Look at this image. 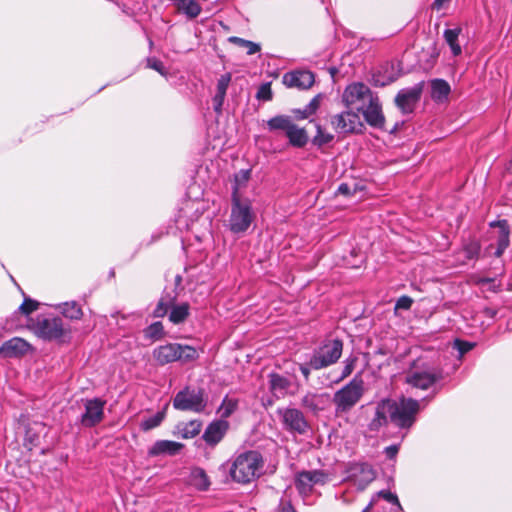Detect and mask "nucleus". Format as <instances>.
Masks as SVG:
<instances>
[{"mask_svg": "<svg viewBox=\"0 0 512 512\" xmlns=\"http://www.w3.org/2000/svg\"><path fill=\"white\" fill-rule=\"evenodd\" d=\"M342 101L347 108L361 112L370 126H384L385 118L379 98L364 83L354 82L348 85L342 94Z\"/></svg>", "mask_w": 512, "mask_h": 512, "instance_id": "1", "label": "nucleus"}, {"mask_svg": "<svg viewBox=\"0 0 512 512\" xmlns=\"http://www.w3.org/2000/svg\"><path fill=\"white\" fill-rule=\"evenodd\" d=\"M264 460L260 452L250 450L240 453L233 460L229 474L238 483H250L260 477L263 472Z\"/></svg>", "mask_w": 512, "mask_h": 512, "instance_id": "2", "label": "nucleus"}, {"mask_svg": "<svg viewBox=\"0 0 512 512\" xmlns=\"http://www.w3.org/2000/svg\"><path fill=\"white\" fill-rule=\"evenodd\" d=\"M443 379V370L430 361L413 362L406 374V383L413 388L427 390Z\"/></svg>", "mask_w": 512, "mask_h": 512, "instance_id": "3", "label": "nucleus"}, {"mask_svg": "<svg viewBox=\"0 0 512 512\" xmlns=\"http://www.w3.org/2000/svg\"><path fill=\"white\" fill-rule=\"evenodd\" d=\"M152 356L158 365L179 361L183 364L193 362L198 359L199 353L196 348L179 343H167L157 346L152 351Z\"/></svg>", "mask_w": 512, "mask_h": 512, "instance_id": "4", "label": "nucleus"}, {"mask_svg": "<svg viewBox=\"0 0 512 512\" xmlns=\"http://www.w3.org/2000/svg\"><path fill=\"white\" fill-rule=\"evenodd\" d=\"M391 422L400 429H410L420 411V401L401 397L398 401L391 400Z\"/></svg>", "mask_w": 512, "mask_h": 512, "instance_id": "5", "label": "nucleus"}, {"mask_svg": "<svg viewBox=\"0 0 512 512\" xmlns=\"http://www.w3.org/2000/svg\"><path fill=\"white\" fill-rule=\"evenodd\" d=\"M33 330L38 337L47 341L64 342L70 335V328L59 317L39 316Z\"/></svg>", "mask_w": 512, "mask_h": 512, "instance_id": "6", "label": "nucleus"}, {"mask_svg": "<svg viewBox=\"0 0 512 512\" xmlns=\"http://www.w3.org/2000/svg\"><path fill=\"white\" fill-rule=\"evenodd\" d=\"M364 394V382L355 377L348 384L338 390L333 396V403L337 413L350 411Z\"/></svg>", "mask_w": 512, "mask_h": 512, "instance_id": "7", "label": "nucleus"}, {"mask_svg": "<svg viewBox=\"0 0 512 512\" xmlns=\"http://www.w3.org/2000/svg\"><path fill=\"white\" fill-rule=\"evenodd\" d=\"M253 219L254 214L249 199H232L229 226L233 233L245 232L250 227Z\"/></svg>", "mask_w": 512, "mask_h": 512, "instance_id": "8", "label": "nucleus"}, {"mask_svg": "<svg viewBox=\"0 0 512 512\" xmlns=\"http://www.w3.org/2000/svg\"><path fill=\"white\" fill-rule=\"evenodd\" d=\"M343 343L341 340H328L314 351L309 365L314 370H320L336 363L342 355Z\"/></svg>", "mask_w": 512, "mask_h": 512, "instance_id": "9", "label": "nucleus"}, {"mask_svg": "<svg viewBox=\"0 0 512 512\" xmlns=\"http://www.w3.org/2000/svg\"><path fill=\"white\" fill-rule=\"evenodd\" d=\"M173 407L176 410L192 411L195 413L204 411L206 407L204 391L202 389L185 387L175 395Z\"/></svg>", "mask_w": 512, "mask_h": 512, "instance_id": "10", "label": "nucleus"}, {"mask_svg": "<svg viewBox=\"0 0 512 512\" xmlns=\"http://www.w3.org/2000/svg\"><path fill=\"white\" fill-rule=\"evenodd\" d=\"M277 414L281 419L284 428L290 432L304 434L309 426L303 413L296 408H278Z\"/></svg>", "mask_w": 512, "mask_h": 512, "instance_id": "11", "label": "nucleus"}, {"mask_svg": "<svg viewBox=\"0 0 512 512\" xmlns=\"http://www.w3.org/2000/svg\"><path fill=\"white\" fill-rule=\"evenodd\" d=\"M329 476L322 470L299 472L295 479V486L301 495H309L316 485H325Z\"/></svg>", "mask_w": 512, "mask_h": 512, "instance_id": "12", "label": "nucleus"}, {"mask_svg": "<svg viewBox=\"0 0 512 512\" xmlns=\"http://www.w3.org/2000/svg\"><path fill=\"white\" fill-rule=\"evenodd\" d=\"M376 477L372 466L367 463H353L348 468V479L360 491L364 490Z\"/></svg>", "mask_w": 512, "mask_h": 512, "instance_id": "13", "label": "nucleus"}, {"mask_svg": "<svg viewBox=\"0 0 512 512\" xmlns=\"http://www.w3.org/2000/svg\"><path fill=\"white\" fill-rule=\"evenodd\" d=\"M331 125L340 134L358 132L362 127L359 115L351 109L334 115L331 118Z\"/></svg>", "mask_w": 512, "mask_h": 512, "instance_id": "14", "label": "nucleus"}, {"mask_svg": "<svg viewBox=\"0 0 512 512\" xmlns=\"http://www.w3.org/2000/svg\"><path fill=\"white\" fill-rule=\"evenodd\" d=\"M423 83H417L412 87L401 89L395 97V104L402 113L413 112L421 98Z\"/></svg>", "mask_w": 512, "mask_h": 512, "instance_id": "15", "label": "nucleus"}, {"mask_svg": "<svg viewBox=\"0 0 512 512\" xmlns=\"http://www.w3.org/2000/svg\"><path fill=\"white\" fill-rule=\"evenodd\" d=\"M282 81L288 88L305 90L313 85L315 78L314 74L308 70H296L285 73Z\"/></svg>", "mask_w": 512, "mask_h": 512, "instance_id": "16", "label": "nucleus"}, {"mask_svg": "<svg viewBox=\"0 0 512 512\" xmlns=\"http://www.w3.org/2000/svg\"><path fill=\"white\" fill-rule=\"evenodd\" d=\"M31 350V345L22 338L14 337L0 346V356L4 358L20 357Z\"/></svg>", "mask_w": 512, "mask_h": 512, "instance_id": "17", "label": "nucleus"}, {"mask_svg": "<svg viewBox=\"0 0 512 512\" xmlns=\"http://www.w3.org/2000/svg\"><path fill=\"white\" fill-rule=\"evenodd\" d=\"M391 399H383L377 403L375 414L369 424L371 431H378L381 427L387 425L388 421H391Z\"/></svg>", "mask_w": 512, "mask_h": 512, "instance_id": "18", "label": "nucleus"}, {"mask_svg": "<svg viewBox=\"0 0 512 512\" xmlns=\"http://www.w3.org/2000/svg\"><path fill=\"white\" fill-rule=\"evenodd\" d=\"M229 424L225 420H217L210 423L205 429L202 438L210 445L215 446L218 444L228 430Z\"/></svg>", "mask_w": 512, "mask_h": 512, "instance_id": "19", "label": "nucleus"}, {"mask_svg": "<svg viewBox=\"0 0 512 512\" xmlns=\"http://www.w3.org/2000/svg\"><path fill=\"white\" fill-rule=\"evenodd\" d=\"M269 379V390L276 399L284 398L290 391L291 381L278 373H270Z\"/></svg>", "mask_w": 512, "mask_h": 512, "instance_id": "20", "label": "nucleus"}, {"mask_svg": "<svg viewBox=\"0 0 512 512\" xmlns=\"http://www.w3.org/2000/svg\"><path fill=\"white\" fill-rule=\"evenodd\" d=\"M184 445L179 442L170 440H158L148 450L149 456L155 457L160 455L174 456L180 453Z\"/></svg>", "mask_w": 512, "mask_h": 512, "instance_id": "21", "label": "nucleus"}, {"mask_svg": "<svg viewBox=\"0 0 512 512\" xmlns=\"http://www.w3.org/2000/svg\"><path fill=\"white\" fill-rule=\"evenodd\" d=\"M490 226L493 228H498L497 235V249L495 251V256L500 257L504 251L509 246L510 240V229L507 220H499L490 223Z\"/></svg>", "mask_w": 512, "mask_h": 512, "instance_id": "22", "label": "nucleus"}, {"mask_svg": "<svg viewBox=\"0 0 512 512\" xmlns=\"http://www.w3.org/2000/svg\"><path fill=\"white\" fill-rule=\"evenodd\" d=\"M187 484L198 491H207L211 481L204 469L193 467L187 478Z\"/></svg>", "mask_w": 512, "mask_h": 512, "instance_id": "23", "label": "nucleus"}, {"mask_svg": "<svg viewBox=\"0 0 512 512\" xmlns=\"http://www.w3.org/2000/svg\"><path fill=\"white\" fill-rule=\"evenodd\" d=\"M202 423L198 420H192L186 423L176 425L173 434L182 439H191L197 436L201 431Z\"/></svg>", "mask_w": 512, "mask_h": 512, "instance_id": "24", "label": "nucleus"}, {"mask_svg": "<svg viewBox=\"0 0 512 512\" xmlns=\"http://www.w3.org/2000/svg\"><path fill=\"white\" fill-rule=\"evenodd\" d=\"M190 315V305L187 302L172 303L168 314L169 321L175 325L184 323Z\"/></svg>", "mask_w": 512, "mask_h": 512, "instance_id": "25", "label": "nucleus"}, {"mask_svg": "<svg viewBox=\"0 0 512 512\" xmlns=\"http://www.w3.org/2000/svg\"><path fill=\"white\" fill-rule=\"evenodd\" d=\"M251 178V169H242L234 175L232 185V199L242 198V191L247 187Z\"/></svg>", "mask_w": 512, "mask_h": 512, "instance_id": "26", "label": "nucleus"}, {"mask_svg": "<svg viewBox=\"0 0 512 512\" xmlns=\"http://www.w3.org/2000/svg\"><path fill=\"white\" fill-rule=\"evenodd\" d=\"M326 398V394L308 392L303 396L301 405L310 411L317 412L324 408Z\"/></svg>", "mask_w": 512, "mask_h": 512, "instance_id": "27", "label": "nucleus"}, {"mask_svg": "<svg viewBox=\"0 0 512 512\" xmlns=\"http://www.w3.org/2000/svg\"><path fill=\"white\" fill-rule=\"evenodd\" d=\"M173 3L188 19L196 18L202 11L200 4L195 0H173Z\"/></svg>", "mask_w": 512, "mask_h": 512, "instance_id": "28", "label": "nucleus"}, {"mask_svg": "<svg viewBox=\"0 0 512 512\" xmlns=\"http://www.w3.org/2000/svg\"><path fill=\"white\" fill-rule=\"evenodd\" d=\"M451 88L447 81L434 79L431 81V98L436 102H444L450 94Z\"/></svg>", "mask_w": 512, "mask_h": 512, "instance_id": "29", "label": "nucleus"}, {"mask_svg": "<svg viewBox=\"0 0 512 512\" xmlns=\"http://www.w3.org/2000/svg\"><path fill=\"white\" fill-rule=\"evenodd\" d=\"M286 136L289 139V143L294 147H304L308 142V135L305 129L298 127L291 123L286 131Z\"/></svg>", "mask_w": 512, "mask_h": 512, "instance_id": "30", "label": "nucleus"}, {"mask_svg": "<svg viewBox=\"0 0 512 512\" xmlns=\"http://www.w3.org/2000/svg\"><path fill=\"white\" fill-rule=\"evenodd\" d=\"M461 32L462 29L460 27H456L453 29H445L443 32V38L450 47L453 56L455 57L461 55L462 53V48L458 42V38Z\"/></svg>", "mask_w": 512, "mask_h": 512, "instance_id": "31", "label": "nucleus"}, {"mask_svg": "<svg viewBox=\"0 0 512 512\" xmlns=\"http://www.w3.org/2000/svg\"><path fill=\"white\" fill-rule=\"evenodd\" d=\"M58 309L63 316L71 320L80 319L83 315L82 309L76 301L59 304Z\"/></svg>", "mask_w": 512, "mask_h": 512, "instance_id": "32", "label": "nucleus"}, {"mask_svg": "<svg viewBox=\"0 0 512 512\" xmlns=\"http://www.w3.org/2000/svg\"><path fill=\"white\" fill-rule=\"evenodd\" d=\"M320 100L321 96L316 95L311 99V101L303 108V109H297L294 111V114L297 119H306L312 114H314L319 106H320Z\"/></svg>", "mask_w": 512, "mask_h": 512, "instance_id": "33", "label": "nucleus"}, {"mask_svg": "<svg viewBox=\"0 0 512 512\" xmlns=\"http://www.w3.org/2000/svg\"><path fill=\"white\" fill-rule=\"evenodd\" d=\"M165 415V409H163L162 411H158L156 414L152 416L144 418L140 423L141 430L149 431L151 429L158 427L164 420Z\"/></svg>", "mask_w": 512, "mask_h": 512, "instance_id": "34", "label": "nucleus"}, {"mask_svg": "<svg viewBox=\"0 0 512 512\" xmlns=\"http://www.w3.org/2000/svg\"><path fill=\"white\" fill-rule=\"evenodd\" d=\"M228 42H230L234 45H237L239 47L245 48L247 50L248 55H254V54L258 53L261 49L259 44L249 41V40H246V39H243V38H240V37H237V36L229 37Z\"/></svg>", "mask_w": 512, "mask_h": 512, "instance_id": "35", "label": "nucleus"}, {"mask_svg": "<svg viewBox=\"0 0 512 512\" xmlns=\"http://www.w3.org/2000/svg\"><path fill=\"white\" fill-rule=\"evenodd\" d=\"M238 408V400L226 396L221 406L218 409V413L222 419L230 417Z\"/></svg>", "mask_w": 512, "mask_h": 512, "instance_id": "36", "label": "nucleus"}, {"mask_svg": "<svg viewBox=\"0 0 512 512\" xmlns=\"http://www.w3.org/2000/svg\"><path fill=\"white\" fill-rule=\"evenodd\" d=\"M174 300V297H162L159 300L158 304L156 305L155 309L153 310V316L155 318H162L165 315H168Z\"/></svg>", "mask_w": 512, "mask_h": 512, "instance_id": "37", "label": "nucleus"}, {"mask_svg": "<svg viewBox=\"0 0 512 512\" xmlns=\"http://www.w3.org/2000/svg\"><path fill=\"white\" fill-rule=\"evenodd\" d=\"M82 423L89 427L96 424V399H91L87 402L86 412L82 416Z\"/></svg>", "mask_w": 512, "mask_h": 512, "instance_id": "38", "label": "nucleus"}, {"mask_svg": "<svg viewBox=\"0 0 512 512\" xmlns=\"http://www.w3.org/2000/svg\"><path fill=\"white\" fill-rule=\"evenodd\" d=\"M292 121L287 116H276L268 120L267 125L270 130H285L289 128Z\"/></svg>", "mask_w": 512, "mask_h": 512, "instance_id": "39", "label": "nucleus"}, {"mask_svg": "<svg viewBox=\"0 0 512 512\" xmlns=\"http://www.w3.org/2000/svg\"><path fill=\"white\" fill-rule=\"evenodd\" d=\"M463 252L468 260L476 259L480 253V244L477 240L471 239L464 243Z\"/></svg>", "mask_w": 512, "mask_h": 512, "instance_id": "40", "label": "nucleus"}, {"mask_svg": "<svg viewBox=\"0 0 512 512\" xmlns=\"http://www.w3.org/2000/svg\"><path fill=\"white\" fill-rule=\"evenodd\" d=\"M144 334L146 338L152 340L160 339L164 334V328L162 323L159 321L152 323L144 330Z\"/></svg>", "mask_w": 512, "mask_h": 512, "instance_id": "41", "label": "nucleus"}, {"mask_svg": "<svg viewBox=\"0 0 512 512\" xmlns=\"http://www.w3.org/2000/svg\"><path fill=\"white\" fill-rule=\"evenodd\" d=\"M317 133L313 138V143L318 146L327 144L333 140V135L326 132L319 124H316Z\"/></svg>", "mask_w": 512, "mask_h": 512, "instance_id": "42", "label": "nucleus"}, {"mask_svg": "<svg viewBox=\"0 0 512 512\" xmlns=\"http://www.w3.org/2000/svg\"><path fill=\"white\" fill-rule=\"evenodd\" d=\"M373 497H375V500L377 498L381 497V498L385 499L386 501L394 504L396 506V511L395 512H398V511L402 510V507H401V504H400V502L398 500L397 495L391 493L390 491H386V490L379 491Z\"/></svg>", "mask_w": 512, "mask_h": 512, "instance_id": "43", "label": "nucleus"}, {"mask_svg": "<svg viewBox=\"0 0 512 512\" xmlns=\"http://www.w3.org/2000/svg\"><path fill=\"white\" fill-rule=\"evenodd\" d=\"M147 67L157 71L160 75L166 78L168 76V71L165 68L164 64L154 57L147 59Z\"/></svg>", "mask_w": 512, "mask_h": 512, "instance_id": "44", "label": "nucleus"}, {"mask_svg": "<svg viewBox=\"0 0 512 512\" xmlns=\"http://www.w3.org/2000/svg\"><path fill=\"white\" fill-rule=\"evenodd\" d=\"M356 362H357L356 357H349V358L345 359L344 366H343L341 376H340V380H343L352 374L353 370L355 369Z\"/></svg>", "mask_w": 512, "mask_h": 512, "instance_id": "45", "label": "nucleus"}, {"mask_svg": "<svg viewBox=\"0 0 512 512\" xmlns=\"http://www.w3.org/2000/svg\"><path fill=\"white\" fill-rule=\"evenodd\" d=\"M37 308H38L37 301L30 299V298H25L23 303L20 305L19 310L22 314L29 315L32 312H34L35 310H37Z\"/></svg>", "mask_w": 512, "mask_h": 512, "instance_id": "46", "label": "nucleus"}, {"mask_svg": "<svg viewBox=\"0 0 512 512\" xmlns=\"http://www.w3.org/2000/svg\"><path fill=\"white\" fill-rule=\"evenodd\" d=\"M256 97L260 100L270 101L272 99V90L270 83L262 84L258 91Z\"/></svg>", "mask_w": 512, "mask_h": 512, "instance_id": "47", "label": "nucleus"}, {"mask_svg": "<svg viewBox=\"0 0 512 512\" xmlns=\"http://www.w3.org/2000/svg\"><path fill=\"white\" fill-rule=\"evenodd\" d=\"M230 81H231V75L229 73L222 75L217 81V92L216 93L226 95Z\"/></svg>", "mask_w": 512, "mask_h": 512, "instance_id": "48", "label": "nucleus"}, {"mask_svg": "<svg viewBox=\"0 0 512 512\" xmlns=\"http://www.w3.org/2000/svg\"><path fill=\"white\" fill-rule=\"evenodd\" d=\"M473 346L474 344L467 341H462L460 339H456L454 341V348L457 349L460 357L463 356L465 353L469 352L473 348Z\"/></svg>", "mask_w": 512, "mask_h": 512, "instance_id": "49", "label": "nucleus"}, {"mask_svg": "<svg viewBox=\"0 0 512 512\" xmlns=\"http://www.w3.org/2000/svg\"><path fill=\"white\" fill-rule=\"evenodd\" d=\"M413 304L412 298L409 296H401L395 304V309L408 310Z\"/></svg>", "mask_w": 512, "mask_h": 512, "instance_id": "50", "label": "nucleus"}, {"mask_svg": "<svg viewBox=\"0 0 512 512\" xmlns=\"http://www.w3.org/2000/svg\"><path fill=\"white\" fill-rule=\"evenodd\" d=\"M225 96L226 95L216 93L215 96L213 97L214 110L218 113L221 112Z\"/></svg>", "mask_w": 512, "mask_h": 512, "instance_id": "51", "label": "nucleus"}, {"mask_svg": "<svg viewBox=\"0 0 512 512\" xmlns=\"http://www.w3.org/2000/svg\"><path fill=\"white\" fill-rule=\"evenodd\" d=\"M337 194L350 196L353 194L351 187L347 183H342L339 185L337 189Z\"/></svg>", "mask_w": 512, "mask_h": 512, "instance_id": "52", "label": "nucleus"}, {"mask_svg": "<svg viewBox=\"0 0 512 512\" xmlns=\"http://www.w3.org/2000/svg\"><path fill=\"white\" fill-rule=\"evenodd\" d=\"M399 447L397 445H391L385 448V454L387 458L393 459L398 453Z\"/></svg>", "mask_w": 512, "mask_h": 512, "instance_id": "53", "label": "nucleus"}, {"mask_svg": "<svg viewBox=\"0 0 512 512\" xmlns=\"http://www.w3.org/2000/svg\"><path fill=\"white\" fill-rule=\"evenodd\" d=\"M276 512H296L294 507L289 502H281Z\"/></svg>", "mask_w": 512, "mask_h": 512, "instance_id": "54", "label": "nucleus"}, {"mask_svg": "<svg viewBox=\"0 0 512 512\" xmlns=\"http://www.w3.org/2000/svg\"><path fill=\"white\" fill-rule=\"evenodd\" d=\"M311 369H313V368L310 367L309 362L307 364H301L300 365V371H301V373L303 374V376L305 377L306 380L309 379V375H310V370Z\"/></svg>", "mask_w": 512, "mask_h": 512, "instance_id": "55", "label": "nucleus"}, {"mask_svg": "<svg viewBox=\"0 0 512 512\" xmlns=\"http://www.w3.org/2000/svg\"><path fill=\"white\" fill-rule=\"evenodd\" d=\"M448 2H450V0H434L433 8L440 10Z\"/></svg>", "mask_w": 512, "mask_h": 512, "instance_id": "56", "label": "nucleus"}, {"mask_svg": "<svg viewBox=\"0 0 512 512\" xmlns=\"http://www.w3.org/2000/svg\"><path fill=\"white\" fill-rule=\"evenodd\" d=\"M376 501L375 497H372L371 501L368 503V505L362 510V512H370L371 509L374 507Z\"/></svg>", "mask_w": 512, "mask_h": 512, "instance_id": "57", "label": "nucleus"}, {"mask_svg": "<svg viewBox=\"0 0 512 512\" xmlns=\"http://www.w3.org/2000/svg\"><path fill=\"white\" fill-rule=\"evenodd\" d=\"M25 440L29 441L31 444H34L36 437H35V435H31L30 430H27Z\"/></svg>", "mask_w": 512, "mask_h": 512, "instance_id": "58", "label": "nucleus"}, {"mask_svg": "<svg viewBox=\"0 0 512 512\" xmlns=\"http://www.w3.org/2000/svg\"><path fill=\"white\" fill-rule=\"evenodd\" d=\"M97 415H98V422L101 420V415H102V403L98 400V412H97Z\"/></svg>", "mask_w": 512, "mask_h": 512, "instance_id": "59", "label": "nucleus"}]
</instances>
